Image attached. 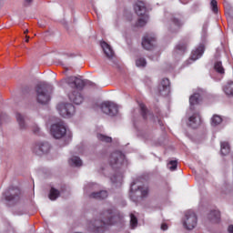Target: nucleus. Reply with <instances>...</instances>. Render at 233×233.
Listing matches in <instances>:
<instances>
[{
    "instance_id": "1",
    "label": "nucleus",
    "mask_w": 233,
    "mask_h": 233,
    "mask_svg": "<svg viewBox=\"0 0 233 233\" xmlns=\"http://www.w3.org/2000/svg\"><path fill=\"white\" fill-rule=\"evenodd\" d=\"M117 220H119V213L116 208H111L104 211L101 220L94 221L91 227V230L96 233L103 232L105 228H106V226L114 225L115 223H117Z\"/></svg>"
},
{
    "instance_id": "2",
    "label": "nucleus",
    "mask_w": 233,
    "mask_h": 233,
    "mask_svg": "<svg viewBox=\"0 0 233 233\" xmlns=\"http://www.w3.org/2000/svg\"><path fill=\"white\" fill-rule=\"evenodd\" d=\"M136 185H137V182L133 181L129 192V198L134 203H137V201L148 196V187Z\"/></svg>"
},
{
    "instance_id": "3",
    "label": "nucleus",
    "mask_w": 233,
    "mask_h": 233,
    "mask_svg": "<svg viewBox=\"0 0 233 233\" xmlns=\"http://www.w3.org/2000/svg\"><path fill=\"white\" fill-rule=\"evenodd\" d=\"M50 86L45 83L38 84L35 87L36 100L40 105H46L50 101V93H48Z\"/></svg>"
},
{
    "instance_id": "4",
    "label": "nucleus",
    "mask_w": 233,
    "mask_h": 233,
    "mask_svg": "<svg viewBox=\"0 0 233 233\" xmlns=\"http://www.w3.org/2000/svg\"><path fill=\"white\" fill-rule=\"evenodd\" d=\"M134 9L137 15H138L141 18H139L136 24V26H145L148 21V15H147V5L142 1H137Z\"/></svg>"
},
{
    "instance_id": "5",
    "label": "nucleus",
    "mask_w": 233,
    "mask_h": 233,
    "mask_svg": "<svg viewBox=\"0 0 233 233\" xmlns=\"http://www.w3.org/2000/svg\"><path fill=\"white\" fill-rule=\"evenodd\" d=\"M50 134L55 139H63L66 136V125L60 121L51 125Z\"/></svg>"
},
{
    "instance_id": "6",
    "label": "nucleus",
    "mask_w": 233,
    "mask_h": 233,
    "mask_svg": "<svg viewBox=\"0 0 233 233\" xmlns=\"http://www.w3.org/2000/svg\"><path fill=\"white\" fill-rule=\"evenodd\" d=\"M125 163V155L121 151L113 152L109 157V165L112 168H121Z\"/></svg>"
},
{
    "instance_id": "7",
    "label": "nucleus",
    "mask_w": 233,
    "mask_h": 233,
    "mask_svg": "<svg viewBox=\"0 0 233 233\" xmlns=\"http://www.w3.org/2000/svg\"><path fill=\"white\" fill-rule=\"evenodd\" d=\"M100 108L106 116H109L110 117H116L117 114H119V107L117 105L112 102H104L101 104Z\"/></svg>"
},
{
    "instance_id": "8",
    "label": "nucleus",
    "mask_w": 233,
    "mask_h": 233,
    "mask_svg": "<svg viewBox=\"0 0 233 233\" xmlns=\"http://www.w3.org/2000/svg\"><path fill=\"white\" fill-rule=\"evenodd\" d=\"M183 225L187 230H193L198 225V216L194 211H187L185 215Z\"/></svg>"
},
{
    "instance_id": "9",
    "label": "nucleus",
    "mask_w": 233,
    "mask_h": 233,
    "mask_svg": "<svg viewBox=\"0 0 233 233\" xmlns=\"http://www.w3.org/2000/svg\"><path fill=\"white\" fill-rule=\"evenodd\" d=\"M170 22L172 23V25L169 27V30L171 32H177L183 25H185V20L183 19V15H172L170 18Z\"/></svg>"
},
{
    "instance_id": "10",
    "label": "nucleus",
    "mask_w": 233,
    "mask_h": 233,
    "mask_svg": "<svg viewBox=\"0 0 233 233\" xmlns=\"http://www.w3.org/2000/svg\"><path fill=\"white\" fill-rule=\"evenodd\" d=\"M65 81L71 88H76L77 90H83L85 88V81L76 76H68Z\"/></svg>"
},
{
    "instance_id": "11",
    "label": "nucleus",
    "mask_w": 233,
    "mask_h": 233,
    "mask_svg": "<svg viewBox=\"0 0 233 233\" xmlns=\"http://www.w3.org/2000/svg\"><path fill=\"white\" fill-rule=\"evenodd\" d=\"M62 117H72L76 114V107L72 104H65L58 106Z\"/></svg>"
},
{
    "instance_id": "12",
    "label": "nucleus",
    "mask_w": 233,
    "mask_h": 233,
    "mask_svg": "<svg viewBox=\"0 0 233 233\" xmlns=\"http://www.w3.org/2000/svg\"><path fill=\"white\" fill-rule=\"evenodd\" d=\"M21 191L17 187H9L5 193L4 196L6 201H19V195Z\"/></svg>"
},
{
    "instance_id": "13",
    "label": "nucleus",
    "mask_w": 233,
    "mask_h": 233,
    "mask_svg": "<svg viewBox=\"0 0 233 233\" xmlns=\"http://www.w3.org/2000/svg\"><path fill=\"white\" fill-rule=\"evenodd\" d=\"M142 46L145 50H152L156 46V36L154 35H146L142 39Z\"/></svg>"
},
{
    "instance_id": "14",
    "label": "nucleus",
    "mask_w": 233,
    "mask_h": 233,
    "mask_svg": "<svg viewBox=\"0 0 233 233\" xmlns=\"http://www.w3.org/2000/svg\"><path fill=\"white\" fill-rule=\"evenodd\" d=\"M159 96H168L170 94V80L168 78H163L158 86Z\"/></svg>"
},
{
    "instance_id": "15",
    "label": "nucleus",
    "mask_w": 233,
    "mask_h": 233,
    "mask_svg": "<svg viewBox=\"0 0 233 233\" xmlns=\"http://www.w3.org/2000/svg\"><path fill=\"white\" fill-rule=\"evenodd\" d=\"M68 97L71 103H74V105H81V103H83V96L81 93H79V91L74 90L68 94Z\"/></svg>"
},
{
    "instance_id": "16",
    "label": "nucleus",
    "mask_w": 233,
    "mask_h": 233,
    "mask_svg": "<svg viewBox=\"0 0 233 233\" xmlns=\"http://www.w3.org/2000/svg\"><path fill=\"white\" fill-rule=\"evenodd\" d=\"M37 150H39V152H42V154H46V152L50 151V144H48L47 142L38 143L35 145L33 151L35 154H39V152Z\"/></svg>"
},
{
    "instance_id": "17",
    "label": "nucleus",
    "mask_w": 233,
    "mask_h": 233,
    "mask_svg": "<svg viewBox=\"0 0 233 233\" xmlns=\"http://www.w3.org/2000/svg\"><path fill=\"white\" fill-rule=\"evenodd\" d=\"M203 54H205V46L200 45L197 49H195L192 52V55H191L192 61H198V59H199V57H201Z\"/></svg>"
},
{
    "instance_id": "18",
    "label": "nucleus",
    "mask_w": 233,
    "mask_h": 233,
    "mask_svg": "<svg viewBox=\"0 0 233 233\" xmlns=\"http://www.w3.org/2000/svg\"><path fill=\"white\" fill-rule=\"evenodd\" d=\"M89 198L91 199H98V200L106 199L108 198V192L105 190H102L99 192H93L89 195Z\"/></svg>"
},
{
    "instance_id": "19",
    "label": "nucleus",
    "mask_w": 233,
    "mask_h": 233,
    "mask_svg": "<svg viewBox=\"0 0 233 233\" xmlns=\"http://www.w3.org/2000/svg\"><path fill=\"white\" fill-rule=\"evenodd\" d=\"M221 218V213L219 210H211L208 214V219L209 221H212V223H219V219Z\"/></svg>"
},
{
    "instance_id": "20",
    "label": "nucleus",
    "mask_w": 233,
    "mask_h": 233,
    "mask_svg": "<svg viewBox=\"0 0 233 233\" xmlns=\"http://www.w3.org/2000/svg\"><path fill=\"white\" fill-rule=\"evenodd\" d=\"M101 46L106 57H114V50H112L110 45H108L106 42H101Z\"/></svg>"
},
{
    "instance_id": "21",
    "label": "nucleus",
    "mask_w": 233,
    "mask_h": 233,
    "mask_svg": "<svg viewBox=\"0 0 233 233\" xmlns=\"http://www.w3.org/2000/svg\"><path fill=\"white\" fill-rule=\"evenodd\" d=\"M201 125V117H189L187 126L191 128H198Z\"/></svg>"
},
{
    "instance_id": "22",
    "label": "nucleus",
    "mask_w": 233,
    "mask_h": 233,
    "mask_svg": "<svg viewBox=\"0 0 233 233\" xmlns=\"http://www.w3.org/2000/svg\"><path fill=\"white\" fill-rule=\"evenodd\" d=\"M176 54H185L187 52V42H179L175 47Z\"/></svg>"
},
{
    "instance_id": "23",
    "label": "nucleus",
    "mask_w": 233,
    "mask_h": 233,
    "mask_svg": "<svg viewBox=\"0 0 233 233\" xmlns=\"http://www.w3.org/2000/svg\"><path fill=\"white\" fill-rule=\"evenodd\" d=\"M199 99H201V95H199L198 93L193 94L189 97V105L191 106H194V105H199Z\"/></svg>"
},
{
    "instance_id": "24",
    "label": "nucleus",
    "mask_w": 233,
    "mask_h": 233,
    "mask_svg": "<svg viewBox=\"0 0 233 233\" xmlns=\"http://www.w3.org/2000/svg\"><path fill=\"white\" fill-rule=\"evenodd\" d=\"M214 70L220 75L225 74V67H223V63L221 61H217L214 65Z\"/></svg>"
},
{
    "instance_id": "25",
    "label": "nucleus",
    "mask_w": 233,
    "mask_h": 233,
    "mask_svg": "<svg viewBox=\"0 0 233 233\" xmlns=\"http://www.w3.org/2000/svg\"><path fill=\"white\" fill-rule=\"evenodd\" d=\"M224 92L227 96H233V81H228L224 86Z\"/></svg>"
},
{
    "instance_id": "26",
    "label": "nucleus",
    "mask_w": 233,
    "mask_h": 233,
    "mask_svg": "<svg viewBox=\"0 0 233 233\" xmlns=\"http://www.w3.org/2000/svg\"><path fill=\"white\" fill-rule=\"evenodd\" d=\"M69 165H73V167H81V165H83V161L79 157H72L69 159Z\"/></svg>"
},
{
    "instance_id": "27",
    "label": "nucleus",
    "mask_w": 233,
    "mask_h": 233,
    "mask_svg": "<svg viewBox=\"0 0 233 233\" xmlns=\"http://www.w3.org/2000/svg\"><path fill=\"white\" fill-rule=\"evenodd\" d=\"M59 190L56 189L55 187H51L49 199H51V201H56V199L59 198Z\"/></svg>"
},
{
    "instance_id": "28",
    "label": "nucleus",
    "mask_w": 233,
    "mask_h": 233,
    "mask_svg": "<svg viewBox=\"0 0 233 233\" xmlns=\"http://www.w3.org/2000/svg\"><path fill=\"white\" fill-rule=\"evenodd\" d=\"M138 106H139V109L141 112V116L143 117H147V116L148 114V107H147V105H145V103H143V102H139Z\"/></svg>"
},
{
    "instance_id": "29",
    "label": "nucleus",
    "mask_w": 233,
    "mask_h": 233,
    "mask_svg": "<svg viewBox=\"0 0 233 233\" xmlns=\"http://www.w3.org/2000/svg\"><path fill=\"white\" fill-rule=\"evenodd\" d=\"M228 152H230V146L227 142H222L221 143V154H223V156H227V154H228Z\"/></svg>"
},
{
    "instance_id": "30",
    "label": "nucleus",
    "mask_w": 233,
    "mask_h": 233,
    "mask_svg": "<svg viewBox=\"0 0 233 233\" xmlns=\"http://www.w3.org/2000/svg\"><path fill=\"white\" fill-rule=\"evenodd\" d=\"M97 139H99V141H103L104 143H112V137H106L103 134H98Z\"/></svg>"
},
{
    "instance_id": "31",
    "label": "nucleus",
    "mask_w": 233,
    "mask_h": 233,
    "mask_svg": "<svg viewBox=\"0 0 233 233\" xmlns=\"http://www.w3.org/2000/svg\"><path fill=\"white\" fill-rule=\"evenodd\" d=\"M167 168H169V170L171 172H174V170H177V160L169 161V163H167Z\"/></svg>"
},
{
    "instance_id": "32",
    "label": "nucleus",
    "mask_w": 233,
    "mask_h": 233,
    "mask_svg": "<svg viewBox=\"0 0 233 233\" xmlns=\"http://www.w3.org/2000/svg\"><path fill=\"white\" fill-rule=\"evenodd\" d=\"M221 123H223L222 117H212L211 118L212 127H218V125H221Z\"/></svg>"
},
{
    "instance_id": "33",
    "label": "nucleus",
    "mask_w": 233,
    "mask_h": 233,
    "mask_svg": "<svg viewBox=\"0 0 233 233\" xmlns=\"http://www.w3.org/2000/svg\"><path fill=\"white\" fill-rule=\"evenodd\" d=\"M130 225L132 228L137 227V218L134 216V213L130 214Z\"/></svg>"
},
{
    "instance_id": "34",
    "label": "nucleus",
    "mask_w": 233,
    "mask_h": 233,
    "mask_svg": "<svg viewBox=\"0 0 233 233\" xmlns=\"http://www.w3.org/2000/svg\"><path fill=\"white\" fill-rule=\"evenodd\" d=\"M210 6L213 14H218V1L216 0H211L210 2Z\"/></svg>"
},
{
    "instance_id": "35",
    "label": "nucleus",
    "mask_w": 233,
    "mask_h": 233,
    "mask_svg": "<svg viewBox=\"0 0 233 233\" xmlns=\"http://www.w3.org/2000/svg\"><path fill=\"white\" fill-rule=\"evenodd\" d=\"M137 66H147V60L145 58H138L136 61Z\"/></svg>"
},
{
    "instance_id": "36",
    "label": "nucleus",
    "mask_w": 233,
    "mask_h": 233,
    "mask_svg": "<svg viewBox=\"0 0 233 233\" xmlns=\"http://www.w3.org/2000/svg\"><path fill=\"white\" fill-rule=\"evenodd\" d=\"M17 123L19 124L20 128H26V124L25 123V118L23 117H18L17 118Z\"/></svg>"
},
{
    "instance_id": "37",
    "label": "nucleus",
    "mask_w": 233,
    "mask_h": 233,
    "mask_svg": "<svg viewBox=\"0 0 233 233\" xmlns=\"http://www.w3.org/2000/svg\"><path fill=\"white\" fill-rule=\"evenodd\" d=\"M161 230H168V225H167V223H163L161 225Z\"/></svg>"
},
{
    "instance_id": "38",
    "label": "nucleus",
    "mask_w": 233,
    "mask_h": 233,
    "mask_svg": "<svg viewBox=\"0 0 233 233\" xmlns=\"http://www.w3.org/2000/svg\"><path fill=\"white\" fill-rule=\"evenodd\" d=\"M228 232L233 233V225H229L228 228Z\"/></svg>"
},
{
    "instance_id": "39",
    "label": "nucleus",
    "mask_w": 233,
    "mask_h": 233,
    "mask_svg": "<svg viewBox=\"0 0 233 233\" xmlns=\"http://www.w3.org/2000/svg\"><path fill=\"white\" fill-rule=\"evenodd\" d=\"M35 134H37V132H39V127H35V129H34Z\"/></svg>"
},
{
    "instance_id": "40",
    "label": "nucleus",
    "mask_w": 233,
    "mask_h": 233,
    "mask_svg": "<svg viewBox=\"0 0 233 233\" xmlns=\"http://www.w3.org/2000/svg\"><path fill=\"white\" fill-rule=\"evenodd\" d=\"M25 37H26L25 43H28V41H29V39H30V36L26 35Z\"/></svg>"
},
{
    "instance_id": "41",
    "label": "nucleus",
    "mask_w": 233,
    "mask_h": 233,
    "mask_svg": "<svg viewBox=\"0 0 233 233\" xmlns=\"http://www.w3.org/2000/svg\"><path fill=\"white\" fill-rule=\"evenodd\" d=\"M183 5H187V1L180 0Z\"/></svg>"
},
{
    "instance_id": "42",
    "label": "nucleus",
    "mask_w": 233,
    "mask_h": 233,
    "mask_svg": "<svg viewBox=\"0 0 233 233\" xmlns=\"http://www.w3.org/2000/svg\"><path fill=\"white\" fill-rule=\"evenodd\" d=\"M213 117H221L219 115H213Z\"/></svg>"
},
{
    "instance_id": "43",
    "label": "nucleus",
    "mask_w": 233,
    "mask_h": 233,
    "mask_svg": "<svg viewBox=\"0 0 233 233\" xmlns=\"http://www.w3.org/2000/svg\"><path fill=\"white\" fill-rule=\"evenodd\" d=\"M25 3H32L33 0H25Z\"/></svg>"
},
{
    "instance_id": "44",
    "label": "nucleus",
    "mask_w": 233,
    "mask_h": 233,
    "mask_svg": "<svg viewBox=\"0 0 233 233\" xmlns=\"http://www.w3.org/2000/svg\"><path fill=\"white\" fill-rule=\"evenodd\" d=\"M24 34H28V29H26V30L24 32Z\"/></svg>"
},
{
    "instance_id": "45",
    "label": "nucleus",
    "mask_w": 233,
    "mask_h": 233,
    "mask_svg": "<svg viewBox=\"0 0 233 233\" xmlns=\"http://www.w3.org/2000/svg\"><path fill=\"white\" fill-rule=\"evenodd\" d=\"M17 117H21V115H18Z\"/></svg>"
},
{
    "instance_id": "46",
    "label": "nucleus",
    "mask_w": 233,
    "mask_h": 233,
    "mask_svg": "<svg viewBox=\"0 0 233 233\" xmlns=\"http://www.w3.org/2000/svg\"><path fill=\"white\" fill-rule=\"evenodd\" d=\"M114 181V178H111Z\"/></svg>"
},
{
    "instance_id": "47",
    "label": "nucleus",
    "mask_w": 233,
    "mask_h": 233,
    "mask_svg": "<svg viewBox=\"0 0 233 233\" xmlns=\"http://www.w3.org/2000/svg\"><path fill=\"white\" fill-rule=\"evenodd\" d=\"M114 181V178H111Z\"/></svg>"
}]
</instances>
